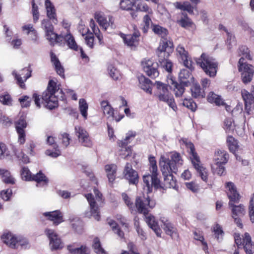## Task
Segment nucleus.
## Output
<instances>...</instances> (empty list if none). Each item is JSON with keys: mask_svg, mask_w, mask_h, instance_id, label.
<instances>
[{"mask_svg": "<svg viewBox=\"0 0 254 254\" xmlns=\"http://www.w3.org/2000/svg\"><path fill=\"white\" fill-rule=\"evenodd\" d=\"M16 131L18 134V141L20 144H23L25 141V133L24 129L27 127V123L25 119L20 118L15 123Z\"/></svg>", "mask_w": 254, "mask_h": 254, "instance_id": "obj_16", "label": "nucleus"}, {"mask_svg": "<svg viewBox=\"0 0 254 254\" xmlns=\"http://www.w3.org/2000/svg\"><path fill=\"white\" fill-rule=\"evenodd\" d=\"M75 132L78 137L79 141L84 146L90 147L92 145L88 132L83 127L77 126L75 127Z\"/></svg>", "mask_w": 254, "mask_h": 254, "instance_id": "obj_13", "label": "nucleus"}, {"mask_svg": "<svg viewBox=\"0 0 254 254\" xmlns=\"http://www.w3.org/2000/svg\"><path fill=\"white\" fill-rule=\"evenodd\" d=\"M88 105L84 99H80L79 100V109L81 114L85 119L87 117V110Z\"/></svg>", "mask_w": 254, "mask_h": 254, "instance_id": "obj_41", "label": "nucleus"}, {"mask_svg": "<svg viewBox=\"0 0 254 254\" xmlns=\"http://www.w3.org/2000/svg\"><path fill=\"white\" fill-rule=\"evenodd\" d=\"M249 215L252 223H254V194L252 197L249 206Z\"/></svg>", "mask_w": 254, "mask_h": 254, "instance_id": "obj_60", "label": "nucleus"}, {"mask_svg": "<svg viewBox=\"0 0 254 254\" xmlns=\"http://www.w3.org/2000/svg\"><path fill=\"white\" fill-rule=\"evenodd\" d=\"M154 85L157 88L155 95L159 100L166 103L173 111H176L177 106L173 96L168 90L167 85L160 81H156Z\"/></svg>", "mask_w": 254, "mask_h": 254, "instance_id": "obj_5", "label": "nucleus"}, {"mask_svg": "<svg viewBox=\"0 0 254 254\" xmlns=\"http://www.w3.org/2000/svg\"><path fill=\"white\" fill-rule=\"evenodd\" d=\"M16 243L17 247L15 249H17L19 246H20L21 248H26L29 246L27 240L22 237H17Z\"/></svg>", "mask_w": 254, "mask_h": 254, "instance_id": "obj_59", "label": "nucleus"}, {"mask_svg": "<svg viewBox=\"0 0 254 254\" xmlns=\"http://www.w3.org/2000/svg\"><path fill=\"white\" fill-rule=\"evenodd\" d=\"M183 105L193 112L195 111L197 107L196 103L191 99H185L183 101Z\"/></svg>", "mask_w": 254, "mask_h": 254, "instance_id": "obj_50", "label": "nucleus"}, {"mask_svg": "<svg viewBox=\"0 0 254 254\" xmlns=\"http://www.w3.org/2000/svg\"><path fill=\"white\" fill-rule=\"evenodd\" d=\"M108 224L112 227L113 230L116 233L120 238H123L124 236V232L118 227L116 222L113 220H109L108 221Z\"/></svg>", "mask_w": 254, "mask_h": 254, "instance_id": "obj_49", "label": "nucleus"}, {"mask_svg": "<svg viewBox=\"0 0 254 254\" xmlns=\"http://www.w3.org/2000/svg\"><path fill=\"white\" fill-rule=\"evenodd\" d=\"M140 36L138 31H135L132 34L125 35L123 38L125 43L128 47H135L138 44V39Z\"/></svg>", "mask_w": 254, "mask_h": 254, "instance_id": "obj_19", "label": "nucleus"}, {"mask_svg": "<svg viewBox=\"0 0 254 254\" xmlns=\"http://www.w3.org/2000/svg\"><path fill=\"white\" fill-rule=\"evenodd\" d=\"M0 102L3 105H10L12 103V99L8 94L5 93L0 95Z\"/></svg>", "mask_w": 254, "mask_h": 254, "instance_id": "obj_57", "label": "nucleus"}, {"mask_svg": "<svg viewBox=\"0 0 254 254\" xmlns=\"http://www.w3.org/2000/svg\"><path fill=\"white\" fill-rule=\"evenodd\" d=\"M31 69L28 67L24 68L18 74L15 71L12 72V74L15 76V78L17 80V82L21 88H24V82L31 76Z\"/></svg>", "mask_w": 254, "mask_h": 254, "instance_id": "obj_17", "label": "nucleus"}, {"mask_svg": "<svg viewBox=\"0 0 254 254\" xmlns=\"http://www.w3.org/2000/svg\"><path fill=\"white\" fill-rule=\"evenodd\" d=\"M135 4L133 0H122L120 5L121 9L126 10H131L133 5Z\"/></svg>", "mask_w": 254, "mask_h": 254, "instance_id": "obj_46", "label": "nucleus"}, {"mask_svg": "<svg viewBox=\"0 0 254 254\" xmlns=\"http://www.w3.org/2000/svg\"><path fill=\"white\" fill-rule=\"evenodd\" d=\"M172 173H162L164 177V185L166 188H175L176 180L174 178Z\"/></svg>", "mask_w": 254, "mask_h": 254, "instance_id": "obj_35", "label": "nucleus"}, {"mask_svg": "<svg viewBox=\"0 0 254 254\" xmlns=\"http://www.w3.org/2000/svg\"><path fill=\"white\" fill-rule=\"evenodd\" d=\"M17 237L11 233H5L1 237V239L4 244L14 249L17 247Z\"/></svg>", "mask_w": 254, "mask_h": 254, "instance_id": "obj_25", "label": "nucleus"}, {"mask_svg": "<svg viewBox=\"0 0 254 254\" xmlns=\"http://www.w3.org/2000/svg\"><path fill=\"white\" fill-rule=\"evenodd\" d=\"M143 70L147 75L151 78H155L159 75V72L152 64H146L143 66Z\"/></svg>", "mask_w": 254, "mask_h": 254, "instance_id": "obj_39", "label": "nucleus"}, {"mask_svg": "<svg viewBox=\"0 0 254 254\" xmlns=\"http://www.w3.org/2000/svg\"><path fill=\"white\" fill-rule=\"evenodd\" d=\"M229 154L225 150H217L214 155L215 163L226 164L229 159Z\"/></svg>", "mask_w": 254, "mask_h": 254, "instance_id": "obj_28", "label": "nucleus"}, {"mask_svg": "<svg viewBox=\"0 0 254 254\" xmlns=\"http://www.w3.org/2000/svg\"><path fill=\"white\" fill-rule=\"evenodd\" d=\"M42 27L44 30L45 33L51 32L52 30H54V27L48 19H44L42 20Z\"/></svg>", "mask_w": 254, "mask_h": 254, "instance_id": "obj_51", "label": "nucleus"}, {"mask_svg": "<svg viewBox=\"0 0 254 254\" xmlns=\"http://www.w3.org/2000/svg\"><path fill=\"white\" fill-rule=\"evenodd\" d=\"M45 5L47 10V15L48 18L53 20L54 23L57 22L56 9L50 0H46Z\"/></svg>", "mask_w": 254, "mask_h": 254, "instance_id": "obj_30", "label": "nucleus"}, {"mask_svg": "<svg viewBox=\"0 0 254 254\" xmlns=\"http://www.w3.org/2000/svg\"><path fill=\"white\" fill-rule=\"evenodd\" d=\"M170 83L174 86L173 91L175 96L176 97H181L185 91V87L186 86H184V84H182L180 82L178 83L175 82L172 79H170Z\"/></svg>", "mask_w": 254, "mask_h": 254, "instance_id": "obj_33", "label": "nucleus"}, {"mask_svg": "<svg viewBox=\"0 0 254 254\" xmlns=\"http://www.w3.org/2000/svg\"><path fill=\"white\" fill-rule=\"evenodd\" d=\"M224 164L215 163L212 166L213 172L220 176L224 175L225 171V168L223 166Z\"/></svg>", "mask_w": 254, "mask_h": 254, "instance_id": "obj_44", "label": "nucleus"}, {"mask_svg": "<svg viewBox=\"0 0 254 254\" xmlns=\"http://www.w3.org/2000/svg\"><path fill=\"white\" fill-rule=\"evenodd\" d=\"M94 18L97 20L99 24L105 30H106L109 26L112 28H115L114 21L111 16L108 17V20L105 16L103 12L97 11L95 13Z\"/></svg>", "mask_w": 254, "mask_h": 254, "instance_id": "obj_14", "label": "nucleus"}, {"mask_svg": "<svg viewBox=\"0 0 254 254\" xmlns=\"http://www.w3.org/2000/svg\"><path fill=\"white\" fill-rule=\"evenodd\" d=\"M238 69L241 72V78L243 82L247 84L252 79L254 69L252 64H239Z\"/></svg>", "mask_w": 254, "mask_h": 254, "instance_id": "obj_12", "label": "nucleus"}, {"mask_svg": "<svg viewBox=\"0 0 254 254\" xmlns=\"http://www.w3.org/2000/svg\"><path fill=\"white\" fill-rule=\"evenodd\" d=\"M149 162L150 164V171L151 172V175H144L143 177L144 187L146 188L147 192H150L152 191L153 187L155 189H158L160 187V181L157 178L158 169L155 158L153 157H150Z\"/></svg>", "mask_w": 254, "mask_h": 254, "instance_id": "obj_4", "label": "nucleus"}, {"mask_svg": "<svg viewBox=\"0 0 254 254\" xmlns=\"http://www.w3.org/2000/svg\"><path fill=\"white\" fill-rule=\"evenodd\" d=\"M136 8L138 10L146 12L148 14L152 13V9L150 8L146 3L140 1L136 5Z\"/></svg>", "mask_w": 254, "mask_h": 254, "instance_id": "obj_53", "label": "nucleus"}, {"mask_svg": "<svg viewBox=\"0 0 254 254\" xmlns=\"http://www.w3.org/2000/svg\"><path fill=\"white\" fill-rule=\"evenodd\" d=\"M74 91L71 89H65L64 92L60 89L57 84L56 80H50L46 90L42 94V103L45 106L52 110L58 105V99L64 100L66 98L65 94L71 96Z\"/></svg>", "mask_w": 254, "mask_h": 254, "instance_id": "obj_1", "label": "nucleus"}, {"mask_svg": "<svg viewBox=\"0 0 254 254\" xmlns=\"http://www.w3.org/2000/svg\"><path fill=\"white\" fill-rule=\"evenodd\" d=\"M196 64H215V59L205 53L201 54L200 58L196 59Z\"/></svg>", "mask_w": 254, "mask_h": 254, "instance_id": "obj_40", "label": "nucleus"}, {"mask_svg": "<svg viewBox=\"0 0 254 254\" xmlns=\"http://www.w3.org/2000/svg\"><path fill=\"white\" fill-rule=\"evenodd\" d=\"M14 152H15V154L17 158L21 160L24 163H27L29 162V159L27 155L24 154V153L22 150H17L15 151L14 150Z\"/></svg>", "mask_w": 254, "mask_h": 254, "instance_id": "obj_52", "label": "nucleus"}, {"mask_svg": "<svg viewBox=\"0 0 254 254\" xmlns=\"http://www.w3.org/2000/svg\"><path fill=\"white\" fill-rule=\"evenodd\" d=\"M158 48L159 51L158 57H160L161 62H164V59H162V57L169 56L170 53L173 51V42L166 38H163Z\"/></svg>", "mask_w": 254, "mask_h": 254, "instance_id": "obj_11", "label": "nucleus"}, {"mask_svg": "<svg viewBox=\"0 0 254 254\" xmlns=\"http://www.w3.org/2000/svg\"><path fill=\"white\" fill-rule=\"evenodd\" d=\"M21 178L25 181H30L32 180V175L31 172L28 168L24 167L22 168L21 172Z\"/></svg>", "mask_w": 254, "mask_h": 254, "instance_id": "obj_55", "label": "nucleus"}, {"mask_svg": "<svg viewBox=\"0 0 254 254\" xmlns=\"http://www.w3.org/2000/svg\"><path fill=\"white\" fill-rule=\"evenodd\" d=\"M243 245L246 254H254V242L252 243L250 235L248 233L244 234Z\"/></svg>", "mask_w": 254, "mask_h": 254, "instance_id": "obj_22", "label": "nucleus"}, {"mask_svg": "<svg viewBox=\"0 0 254 254\" xmlns=\"http://www.w3.org/2000/svg\"><path fill=\"white\" fill-rule=\"evenodd\" d=\"M54 149H55V151H52L50 150H47L46 151V154L48 156H51L53 158H56L60 155L61 151L59 149H58V146L57 144L55 145L54 146Z\"/></svg>", "mask_w": 254, "mask_h": 254, "instance_id": "obj_62", "label": "nucleus"}, {"mask_svg": "<svg viewBox=\"0 0 254 254\" xmlns=\"http://www.w3.org/2000/svg\"><path fill=\"white\" fill-rule=\"evenodd\" d=\"M161 221L163 223L162 227L166 234L169 235L172 239H177L178 237V234L174 225L165 218H162Z\"/></svg>", "mask_w": 254, "mask_h": 254, "instance_id": "obj_18", "label": "nucleus"}, {"mask_svg": "<svg viewBox=\"0 0 254 254\" xmlns=\"http://www.w3.org/2000/svg\"><path fill=\"white\" fill-rule=\"evenodd\" d=\"M227 142L230 151L233 153H235L238 148L237 140L233 137L229 136L227 139Z\"/></svg>", "mask_w": 254, "mask_h": 254, "instance_id": "obj_42", "label": "nucleus"}, {"mask_svg": "<svg viewBox=\"0 0 254 254\" xmlns=\"http://www.w3.org/2000/svg\"><path fill=\"white\" fill-rule=\"evenodd\" d=\"M0 175L1 176L2 181L5 184L13 185L15 183L14 179L8 171L0 169Z\"/></svg>", "mask_w": 254, "mask_h": 254, "instance_id": "obj_37", "label": "nucleus"}, {"mask_svg": "<svg viewBox=\"0 0 254 254\" xmlns=\"http://www.w3.org/2000/svg\"><path fill=\"white\" fill-rule=\"evenodd\" d=\"M226 188L228 189L227 195L230 200L229 206L232 208V217H240L244 215L245 213V206L242 204L234 205L235 203H238L239 201L240 198L235 185L231 182H228L226 184Z\"/></svg>", "mask_w": 254, "mask_h": 254, "instance_id": "obj_3", "label": "nucleus"}, {"mask_svg": "<svg viewBox=\"0 0 254 254\" xmlns=\"http://www.w3.org/2000/svg\"><path fill=\"white\" fill-rule=\"evenodd\" d=\"M71 225L72 228L78 233H80L82 232V222L79 218H76L75 219H73L71 221Z\"/></svg>", "mask_w": 254, "mask_h": 254, "instance_id": "obj_48", "label": "nucleus"}, {"mask_svg": "<svg viewBox=\"0 0 254 254\" xmlns=\"http://www.w3.org/2000/svg\"><path fill=\"white\" fill-rule=\"evenodd\" d=\"M43 215L52 221L55 225H58L63 221L62 214L59 210L45 212Z\"/></svg>", "mask_w": 254, "mask_h": 254, "instance_id": "obj_20", "label": "nucleus"}, {"mask_svg": "<svg viewBox=\"0 0 254 254\" xmlns=\"http://www.w3.org/2000/svg\"><path fill=\"white\" fill-rule=\"evenodd\" d=\"M46 36L51 45L54 46L55 44L61 43L62 42L63 33L58 35L52 30L51 32L46 33Z\"/></svg>", "mask_w": 254, "mask_h": 254, "instance_id": "obj_31", "label": "nucleus"}, {"mask_svg": "<svg viewBox=\"0 0 254 254\" xmlns=\"http://www.w3.org/2000/svg\"><path fill=\"white\" fill-rule=\"evenodd\" d=\"M94 192L95 195V198L91 193H88L85 195V197L87 199L90 205V214L97 221L100 220V207H102V194L97 189L94 190Z\"/></svg>", "mask_w": 254, "mask_h": 254, "instance_id": "obj_7", "label": "nucleus"}, {"mask_svg": "<svg viewBox=\"0 0 254 254\" xmlns=\"http://www.w3.org/2000/svg\"><path fill=\"white\" fill-rule=\"evenodd\" d=\"M64 40L65 41L68 47L75 51L79 50L78 46L75 41L73 36L70 33L63 34L62 36V41Z\"/></svg>", "mask_w": 254, "mask_h": 254, "instance_id": "obj_27", "label": "nucleus"}, {"mask_svg": "<svg viewBox=\"0 0 254 254\" xmlns=\"http://www.w3.org/2000/svg\"><path fill=\"white\" fill-rule=\"evenodd\" d=\"M138 80L139 87L147 93L151 94L152 85L151 81L142 75L138 76Z\"/></svg>", "mask_w": 254, "mask_h": 254, "instance_id": "obj_23", "label": "nucleus"}, {"mask_svg": "<svg viewBox=\"0 0 254 254\" xmlns=\"http://www.w3.org/2000/svg\"><path fill=\"white\" fill-rule=\"evenodd\" d=\"M135 133H133L132 132H129L128 133H127L124 141H120L118 142L119 145L122 147H125L128 143L129 140L131 138L134 137L135 136Z\"/></svg>", "mask_w": 254, "mask_h": 254, "instance_id": "obj_61", "label": "nucleus"}, {"mask_svg": "<svg viewBox=\"0 0 254 254\" xmlns=\"http://www.w3.org/2000/svg\"><path fill=\"white\" fill-rule=\"evenodd\" d=\"M10 155L5 144L0 142V158H4L5 156H8Z\"/></svg>", "mask_w": 254, "mask_h": 254, "instance_id": "obj_63", "label": "nucleus"}, {"mask_svg": "<svg viewBox=\"0 0 254 254\" xmlns=\"http://www.w3.org/2000/svg\"><path fill=\"white\" fill-rule=\"evenodd\" d=\"M200 66L205 73L210 77H214L216 75L217 64H200Z\"/></svg>", "mask_w": 254, "mask_h": 254, "instance_id": "obj_34", "label": "nucleus"}, {"mask_svg": "<svg viewBox=\"0 0 254 254\" xmlns=\"http://www.w3.org/2000/svg\"><path fill=\"white\" fill-rule=\"evenodd\" d=\"M100 106L104 115L108 119H113L114 110L109 102L107 100H103L100 102Z\"/></svg>", "mask_w": 254, "mask_h": 254, "instance_id": "obj_26", "label": "nucleus"}, {"mask_svg": "<svg viewBox=\"0 0 254 254\" xmlns=\"http://www.w3.org/2000/svg\"><path fill=\"white\" fill-rule=\"evenodd\" d=\"M31 180L35 181L38 183H39L41 182H44L45 183L47 182L46 176L43 173H42L41 171L38 173L36 175H34L32 177Z\"/></svg>", "mask_w": 254, "mask_h": 254, "instance_id": "obj_58", "label": "nucleus"}, {"mask_svg": "<svg viewBox=\"0 0 254 254\" xmlns=\"http://www.w3.org/2000/svg\"><path fill=\"white\" fill-rule=\"evenodd\" d=\"M193 69L192 64H184V67L182 68L179 74V81L184 84V86H190L194 80V77L191 75L190 70Z\"/></svg>", "mask_w": 254, "mask_h": 254, "instance_id": "obj_10", "label": "nucleus"}, {"mask_svg": "<svg viewBox=\"0 0 254 254\" xmlns=\"http://www.w3.org/2000/svg\"><path fill=\"white\" fill-rule=\"evenodd\" d=\"M93 247L97 254H108L101 247L99 240L97 238L94 239Z\"/></svg>", "mask_w": 254, "mask_h": 254, "instance_id": "obj_47", "label": "nucleus"}, {"mask_svg": "<svg viewBox=\"0 0 254 254\" xmlns=\"http://www.w3.org/2000/svg\"><path fill=\"white\" fill-rule=\"evenodd\" d=\"M67 250L71 254H89V251L86 247L81 246L80 248H75L73 246H67Z\"/></svg>", "mask_w": 254, "mask_h": 254, "instance_id": "obj_38", "label": "nucleus"}, {"mask_svg": "<svg viewBox=\"0 0 254 254\" xmlns=\"http://www.w3.org/2000/svg\"><path fill=\"white\" fill-rule=\"evenodd\" d=\"M239 53L242 57L239 59L238 64H248V62L252 61L253 57L247 47L242 46L239 48Z\"/></svg>", "mask_w": 254, "mask_h": 254, "instance_id": "obj_24", "label": "nucleus"}, {"mask_svg": "<svg viewBox=\"0 0 254 254\" xmlns=\"http://www.w3.org/2000/svg\"><path fill=\"white\" fill-rule=\"evenodd\" d=\"M152 30L156 34L164 38L168 34V30L158 25H153Z\"/></svg>", "mask_w": 254, "mask_h": 254, "instance_id": "obj_45", "label": "nucleus"}, {"mask_svg": "<svg viewBox=\"0 0 254 254\" xmlns=\"http://www.w3.org/2000/svg\"><path fill=\"white\" fill-rule=\"evenodd\" d=\"M109 69V74L110 76L115 80H118L120 76V72L119 70L117 69V68H115L113 64H111L110 66L108 67Z\"/></svg>", "mask_w": 254, "mask_h": 254, "instance_id": "obj_56", "label": "nucleus"}, {"mask_svg": "<svg viewBox=\"0 0 254 254\" xmlns=\"http://www.w3.org/2000/svg\"><path fill=\"white\" fill-rule=\"evenodd\" d=\"M207 99L209 103H215L217 106L224 105V102L220 96L215 94L213 92L209 93Z\"/></svg>", "mask_w": 254, "mask_h": 254, "instance_id": "obj_36", "label": "nucleus"}, {"mask_svg": "<svg viewBox=\"0 0 254 254\" xmlns=\"http://www.w3.org/2000/svg\"><path fill=\"white\" fill-rule=\"evenodd\" d=\"M117 169V166L114 164L107 165L105 167L107 177L111 183L113 182L115 179Z\"/></svg>", "mask_w": 254, "mask_h": 254, "instance_id": "obj_32", "label": "nucleus"}, {"mask_svg": "<svg viewBox=\"0 0 254 254\" xmlns=\"http://www.w3.org/2000/svg\"><path fill=\"white\" fill-rule=\"evenodd\" d=\"M177 51L180 55L179 58L181 59L180 62L183 64H188V52L185 51L184 48L182 46H178L177 48Z\"/></svg>", "mask_w": 254, "mask_h": 254, "instance_id": "obj_43", "label": "nucleus"}, {"mask_svg": "<svg viewBox=\"0 0 254 254\" xmlns=\"http://www.w3.org/2000/svg\"><path fill=\"white\" fill-rule=\"evenodd\" d=\"M124 175L125 179L128 181L130 184L136 185L138 183V174L132 168V166L129 163H127L124 171Z\"/></svg>", "mask_w": 254, "mask_h": 254, "instance_id": "obj_15", "label": "nucleus"}, {"mask_svg": "<svg viewBox=\"0 0 254 254\" xmlns=\"http://www.w3.org/2000/svg\"><path fill=\"white\" fill-rule=\"evenodd\" d=\"M190 86H191L190 88L191 95L193 98H204L205 97V92L201 89L198 83L195 82L194 80V81L191 83Z\"/></svg>", "mask_w": 254, "mask_h": 254, "instance_id": "obj_29", "label": "nucleus"}, {"mask_svg": "<svg viewBox=\"0 0 254 254\" xmlns=\"http://www.w3.org/2000/svg\"><path fill=\"white\" fill-rule=\"evenodd\" d=\"M155 206V203L151 201L147 196L137 197L135 200V206L137 211L144 215L147 214L150 208H152Z\"/></svg>", "mask_w": 254, "mask_h": 254, "instance_id": "obj_9", "label": "nucleus"}, {"mask_svg": "<svg viewBox=\"0 0 254 254\" xmlns=\"http://www.w3.org/2000/svg\"><path fill=\"white\" fill-rule=\"evenodd\" d=\"M183 160L180 154L172 152L168 157L161 155L159 160V165L162 173H176L178 169L183 164Z\"/></svg>", "mask_w": 254, "mask_h": 254, "instance_id": "obj_2", "label": "nucleus"}, {"mask_svg": "<svg viewBox=\"0 0 254 254\" xmlns=\"http://www.w3.org/2000/svg\"><path fill=\"white\" fill-rule=\"evenodd\" d=\"M45 233L49 241V247L52 251L60 250L64 247L62 240L53 229H46L45 230Z\"/></svg>", "mask_w": 254, "mask_h": 254, "instance_id": "obj_8", "label": "nucleus"}, {"mask_svg": "<svg viewBox=\"0 0 254 254\" xmlns=\"http://www.w3.org/2000/svg\"><path fill=\"white\" fill-rule=\"evenodd\" d=\"M188 152L190 154V159L193 166L196 170L198 175L205 182L208 180V172L207 169L203 167L200 163L199 157L195 151L194 145L190 142L186 143Z\"/></svg>", "mask_w": 254, "mask_h": 254, "instance_id": "obj_6", "label": "nucleus"}, {"mask_svg": "<svg viewBox=\"0 0 254 254\" xmlns=\"http://www.w3.org/2000/svg\"><path fill=\"white\" fill-rule=\"evenodd\" d=\"M225 129L226 131H232L235 129L234 124L231 119H227L224 121Z\"/></svg>", "mask_w": 254, "mask_h": 254, "instance_id": "obj_64", "label": "nucleus"}, {"mask_svg": "<svg viewBox=\"0 0 254 254\" xmlns=\"http://www.w3.org/2000/svg\"><path fill=\"white\" fill-rule=\"evenodd\" d=\"M144 215L145 217V221L149 227L154 231L158 237H161L162 231L158 225L157 222L155 220L154 217L152 215H149L148 213Z\"/></svg>", "mask_w": 254, "mask_h": 254, "instance_id": "obj_21", "label": "nucleus"}, {"mask_svg": "<svg viewBox=\"0 0 254 254\" xmlns=\"http://www.w3.org/2000/svg\"><path fill=\"white\" fill-rule=\"evenodd\" d=\"M23 30H27V34H33L34 37L32 38V40L33 42H36L37 40V32L36 30L33 28V26L31 24H29L27 25H25L22 27Z\"/></svg>", "mask_w": 254, "mask_h": 254, "instance_id": "obj_54", "label": "nucleus"}]
</instances>
